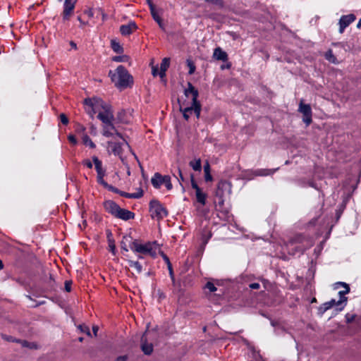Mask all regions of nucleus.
Returning <instances> with one entry per match:
<instances>
[{"label": "nucleus", "mask_w": 361, "mask_h": 361, "mask_svg": "<svg viewBox=\"0 0 361 361\" xmlns=\"http://www.w3.org/2000/svg\"><path fill=\"white\" fill-rule=\"evenodd\" d=\"M213 56L215 59L226 61L228 59V54L220 47H217L214 50Z\"/></svg>", "instance_id": "nucleus-22"}, {"label": "nucleus", "mask_w": 361, "mask_h": 361, "mask_svg": "<svg viewBox=\"0 0 361 361\" xmlns=\"http://www.w3.org/2000/svg\"><path fill=\"white\" fill-rule=\"evenodd\" d=\"M159 297L160 298H165V295L163 293H160Z\"/></svg>", "instance_id": "nucleus-63"}, {"label": "nucleus", "mask_w": 361, "mask_h": 361, "mask_svg": "<svg viewBox=\"0 0 361 361\" xmlns=\"http://www.w3.org/2000/svg\"><path fill=\"white\" fill-rule=\"evenodd\" d=\"M104 207L106 212L116 217L120 207L112 200H106L104 202Z\"/></svg>", "instance_id": "nucleus-17"}, {"label": "nucleus", "mask_w": 361, "mask_h": 361, "mask_svg": "<svg viewBox=\"0 0 361 361\" xmlns=\"http://www.w3.org/2000/svg\"><path fill=\"white\" fill-rule=\"evenodd\" d=\"M85 111L93 118L98 113L97 118L105 124L113 123L114 115L111 107L99 97L87 98L84 100Z\"/></svg>", "instance_id": "nucleus-1"}, {"label": "nucleus", "mask_w": 361, "mask_h": 361, "mask_svg": "<svg viewBox=\"0 0 361 361\" xmlns=\"http://www.w3.org/2000/svg\"><path fill=\"white\" fill-rule=\"evenodd\" d=\"M92 330H93V333H94V336H96L97 334V331L99 330V327L97 326H94L92 327Z\"/></svg>", "instance_id": "nucleus-55"}, {"label": "nucleus", "mask_w": 361, "mask_h": 361, "mask_svg": "<svg viewBox=\"0 0 361 361\" xmlns=\"http://www.w3.org/2000/svg\"><path fill=\"white\" fill-rule=\"evenodd\" d=\"M130 248L134 252L149 255L152 258H155L158 252H160L159 245L156 241L140 243L133 240L130 244Z\"/></svg>", "instance_id": "nucleus-4"}, {"label": "nucleus", "mask_w": 361, "mask_h": 361, "mask_svg": "<svg viewBox=\"0 0 361 361\" xmlns=\"http://www.w3.org/2000/svg\"><path fill=\"white\" fill-rule=\"evenodd\" d=\"M130 237H128V236H124L123 237V240L121 241V249L123 250L124 251L126 252H128V246L126 245V243L124 242V240H128V239Z\"/></svg>", "instance_id": "nucleus-40"}, {"label": "nucleus", "mask_w": 361, "mask_h": 361, "mask_svg": "<svg viewBox=\"0 0 361 361\" xmlns=\"http://www.w3.org/2000/svg\"><path fill=\"white\" fill-rule=\"evenodd\" d=\"M71 285L72 282L71 281H66L65 282V290L67 292H70L71 290Z\"/></svg>", "instance_id": "nucleus-45"}, {"label": "nucleus", "mask_w": 361, "mask_h": 361, "mask_svg": "<svg viewBox=\"0 0 361 361\" xmlns=\"http://www.w3.org/2000/svg\"><path fill=\"white\" fill-rule=\"evenodd\" d=\"M357 27L358 28L361 27V18L359 20V21L357 23Z\"/></svg>", "instance_id": "nucleus-60"}, {"label": "nucleus", "mask_w": 361, "mask_h": 361, "mask_svg": "<svg viewBox=\"0 0 361 361\" xmlns=\"http://www.w3.org/2000/svg\"><path fill=\"white\" fill-rule=\"evenodd\" d=\"M111 48L112 49L117 53L123 52V47L120 45V44L115 40H111Z\"/></svg>", "instance_id": "nucleus-34"}, {"label": "nucleus", "mask_w": 361, "mask_h": 361, "mask_svg": "<svg viewBox=\"0 0 361 361\" xmlns=\"http://www.w3.org/2000/svg\"><path fill=\"white\" fill-rule=\"evenodd\" d=\"M99 184L102 185L104 188H105L106 189H107L109 191L114 192L117 194H118V192H120V190L108 184L105 180H104L103 182H102Z\"/></svg>", "instance_id": "nucleus-32"}, {"label": "nucleus", "mask_w": 361, "mask_h": 361, "mask_svg": "<svg viewBox=\"0 0 361 361\" xmlns=\"http://www.w3.org/2000/svg\"><path fill=\"white\" fill-rule=\"evenodd\" d=\"M167 267H168V269L169 271V275H170L172 281H174V275H173V271L171 264L168 265Z\"/></svg>", "instance_id": "nucleus-48"}, {"label": "nucleus", "mask_w": 361, "mask_h": 361, "mask_svg": "<svg viewBox=\"0 0 361 361\" xmlns=\"http://www.w3.org/2000/svg\"><path fill=\"white\" fill-rule=\"evenodd\" d=\"M127 356L126 355H123V356H120L117 358L116 361H127Z\"/></svg>", "instance_id": "nucleus-52"}, {"label": "nucleus", "mask_w": 361, "mask_h": 361, "mask_svg": "<svg viewBox=\"0 0 361 361\" xmlns=\"http://www.w3.org/2000/svg\"><path fill=\"white\" fill-rule=\"evenodd\" d=\"M82 164L88 169H92L93 166L92 162L90 159H84Z\"/></svg>", "instance_id": "nucleus-41"}, {"label": "nucleus", "mask_w": 361, "mask_h": 361, "mask_svg": "<svg viewBox=\"0 0 361 361\" xmlns=\"http://www.w3.org/2000/svg\"><path fill=\"white\" fill-rule=\"evenodd\" d=\"M108 145L114 155L121 156L122 150V145L121 143L115 142H109Z\"/></svg>", "instance_id": "nucleus-23"}, {"label": "nucleus", "mask_w": 361, "mask_h": 361, "mask_svg": "<svg viewBox=\"0 0 361 361\" xmlns=\"http://www.w3.org/2000/svg\"><path fill=\"white\" fill-rule=\"evenodd\" d=\"M204 288L206 289H208L209 290V292H215L216 290V288L215 286V285L212 283V282H210V281H208Z\"/></svg>", "instance_id": "nucleus-36"}, {"label": "nucleus", "mask_w": 361, "mask_h": 361, "mask_svg": "<svg viewBox=\"0 0 361 361\" xmlns=\"http://www.w3.org/2000/svg\"><path fill=\"white\" fill-rule=\"evenodd\" d=\"M191 185L192 188L195 190V196L197 202L201 204L202 206L206 204V200L207 195L204 192L202 189L197 185L193 178V176L191 175Z\"/></svg>", "instance_id": "nucleus-13"}, {"label": "nucleus", "mask_w": 361, "mask_h": 361, "mask_svg": "<svg viewBox=\"0 0 361 361\" xmlns=\"http://www.w3.org/2000/svg\"><path fill=\"white\" fill-rule=\"evenodd\" d=\"M109 250L115 255L116 253V245L114 240H109Z\"/></svg>", "instance_id": "nucleus-39"}, {"label": "nucleus", "mask_w": 361, "mask_h": 361, "mask_svg": "<svg viewBox=\"0 0 361 361\" xmlns=\"http://www.w3.org/2000/svg\"><path fill=\"white\" fill-rule=\"evenodd\" d=\"M78 328L80 329V330L82 331V332H84L88 336H91V333H90V331L88 328V326H85V325H80L78 326Z\"/></svg>", "instance_id": "nucleus-38"}, {"label": "nucleus", "mask_w": 361, "mask_h": 361, "mask_svg": "<svg viewBox=\"0 0 361 361\" xmlns=\"http://www.w3.org/2000/svg\"><path fill=\"white\" fill-rule=\"evenodd\" d=\"M331 308V304L326 302L318 307V314L319 316H322L327 310H330Z\"/></svg>", "instance_id": "nucleus-29"}, {"label": "nucleus", "mask_w": 361, "mask_h": 361, "mask_svg": "<svg viewBox=\"0 0 361 361\" xmlns=\"http://www.w3.org/2000/svg\"><path fill=\"white\" fill-rule=\"evenodd\" d=\"M231 192V185L226 180H221L219 182L216 190V196L219 197V204H223L224 202V196Z\"/></svg>", "instance_id": "nucleus-7"}, {"label": "nucleus", "mask_w": 361, "mask_h": 361, "mask_svg": "<svg viewBox=\"0 0 361 361\" xmlns=\"http://www.w3.org/2000/svg\"><path fill=\"white\" fill-rule=\"evenodd\" d=\"M212 231L207 228H204L202 233H201V240H202V245L201 248L202 250L204 249L206 245L207 244L209 239L212 238Z\"/></svg>", "instance_id": "nucleus-20"}, {"label": "nucleus", "mask_w": 361, "mask_h": 361, "mask_svg": "<svg viewBox=\"0 0 361 361\" xmlns=\"http://www.w3.org/2000/svg\"><path fill=\"white\" fill-rule=\"evenodd\" d=\"M68 140L71 144L74 145L77 144V139L73 135H69L68 137Z\"/></svg>", "instance_id": "nucleus-44"}, {"label": "nucleus", "mask_w": 361, "mask_h": 361, "mask_svg": "<svg viewBox=\"0 0 361 361\" xmlns=\"http://www.w3.org/2000/svg\"><path fill=\"white\" fill-rule=\"evenodd\" d=\"M195 69H189V75H192L195 73Z\"/></svg>", "instance_id": "nucleus-59"}, {"label": "nucleus", "mask_w": 361, "mask_h": 361, "mask_svg": "<svg viewBox=\"0 0 361 361\" xmlns=\"http://www.w3.org/2000/svg\"><path fill=\"white\" fill-rule=\"evenodd\" d=\"M170 66V58H164L159 68H168Z\"/></svg>", "instance_id": "nucleus-37"}, {"label": "nucleus", "mask_w": 361, "mask_h": 361, "mask_svg": "<svg viewBox=\"0 0 361 361\" xmlns=\"http://www.w3.org/2000/svg\"><path fill=\"white\" fill-rule=\"evenodd\" d=\"M178 175L180 176L179 181L180 180H183V177L182 172H181L180 169H178Z\"/></svg>", "instance_id": "nucleus-57"}, {"label": "nucleus", "mask_w": 361, "mask_h": 361, "mask_svg": "<svg viewBox=\"0 0 361 361\" xmlns=\"http://www.w3.org/2000/svg\"><path fill=\"white\" fill-rule=\"evenodd\" d=\"M339 286H343L345 288V290H340L338 292L339 300L337 301V306H341L338 308V310L341 311L346 305L347 298L345 295L350 292V288L348 285L344 282H338L336 283V288H338Z\"/></svg>", "instance_id": "nucleus-9"}, {"label": "nucleus", "mask_w": 361, "mask_h": 361, "mask_svg": "<svg viewBox=\"0 0 361 361\" xmlns=\"http://www.w3.org/2000/svg\"><path fill=\"white\" fill-rule=\"evenodd\" d=\"M85 14H86L89 18H92L94 16V13L91 9L86 10L84 11Z\"/></svg>", "instance_id": "nucleus-50"}, {"label": "nucleus", "mask_w": 361, "mask_h": 361, "mask_svg": "<svg viewBox=\"0 0 361 361\" xmlns=\"http://www.w3.org/2000/svg\"><path fill=\"white\" fill-rule=\"evenodd\" d=\"M109 75L114 85L119 89L126 88L133 82L132 75L126 69H111Z\"/></svg>", "instance_id": "nucleus-3"}, {"label": "nucleus", "mask_w": 361, "mask_h": 361, "mask_svg": "<svg viewBox=\"0 0 361 361\" xmlns=\"http://www.w3.org/2000/svg\"><path fill=\"white\" fill-rule=\"evenodd\" d=\"M138 258H139V259H143V257H142V256H141V255H139V256H138Z\"/></svg>", "instance_id": "nucleus-64"}, {"label": "nucleus", "mask_w": 361, "mask_h": 361, "mask_svg": "<svg viewBox=\"0 0 361 361\" xmlns=\"http://www.w3.org/2000/svg\"><path fill=\"white\" fill-rule=\"evenodd\" d=\"M148 4L149 6L150 12H151L153 19L158 23V25L161 29L164 30L165 29L164 25L162 22L161 18L158 15L157 11L155 9L154 5L151 1H149Z\"/></svg>", "instance_id": "nucleus-19"}, {"label": "nucleus", "mask_w": 361, "mask_h": 361, "mask_svg": "<svg viewBox=\"0 0 361 361\" xmlns=\"http://www.w3.org/2000/svg\"><path fill=\"white\" fill-rule=\"evenodd\" d=\"M116 217L124 221H128L134 219L135 214L128 209L120 207Z\"/></svg>", "instance_id": "nucleus-18"}, {"label": "nucleus", "mask_w": 361, "mask_h": 361, "mask_svg": "<svg viewBox=\"0 0 361 361\" xmlns=\"http://www.w3.org/2000/svg\"><path fill=\"white\" fill-rule=\"evenodd\" d=\"M356 17L354 14H348L342 16L339 20V32L343 33L345 27H347L350 23L354 22Z\"/></svg>", "instance_id": "nucleus-15"}, {"label": "nucleus", "mask_w": 361, "mask_h": 361, "mask_svg": "<svg viewBox=\"0 0 361 361\" xmlns=\"http://www.w3.org/2000/svg\"><path fill=\"white\" fill-rule=\"evenodd\" d=\"M325 58L326 60H328L329 61H330L333 63H337L336 58L334 56L333 51L331 50H329L326 52Z\"/></svg>", "instance_id": "nucleus-33"}, {"label": "nucleus", "mask_w": 361, "mask_h": 361, "mask_svg": "<svg viewBox=\"0 0 361 361\" xmlns=\"http://www.w3.org/2000/svg\"><path fill=\"white\" fill-rule=\"evenodd\" d=\"M190 166L192 168V169L195 171H201L202 164L201 159H197L190 162Z\"/></svg>", "instance_id": "nucleus-28"}, {"label": "nucleus", "mask_w": 361, "mask_h": 361, "mask_svg": "<svg viewBox=\"0 0 361 361\" xmlns=\"http://www.w3.org/2000/svg\"><path fill=\"white\" fill-rule=\"evenodd\" d=\"M120 195L122 197H125L127 198H140L142 196V191L135 192V193H127L126 192H123L120 190V192H118Z\"/></svg>", "instance_id": "nucleus-27"}, {"label": "nucleus", "mask_w": 361, "mask_h": 361, "mask_svg": "<svg viewBox=\"0 0 361 361\" xmlns=\"http://www.w3.org/2000/svg\"><path fill=\"white\" fill-rule=\"evenodd\" d=\"M149 212L151 217L157 220L162 219L168 215L166 209L160 203L159 201L156 200L150 201Z\"/></svg>", "instance_id": "nucleus-6"}, {"label": "nucleus", "mask_w": 361, "mask_h": 361, "mask_svg": "<svg viewBox=\"0 0 361 361\" xmlns=\"http://www.w3.org/2000/svg\"><path fill=\"white\" fill-rule=\"evenodd\" d=\"M354 317H352L351 318H349L348 319V322H352L353 320Z\"/></svg>", "instance_id": "nucleus-62"}, {"label": "nucleus", "mask_w": 361, "mask_h": 361, "mask_svg": "<svg viewBox=\"0 0 361 361\" xmlns=\"http://www.w3.org/2000/svg\"><path fill=\"white\" fill-rule=\"evenodd\" d=\"M149 66H150V68H158L157 65L154 64V59H151L150 63H149Z\"/></svg>", "instance_id": "nucleus-53"}, {"label": "nucleus", "mask_w": 361, "mask_h": 361, "mask_svg": "<svg viewBox=\"0 0 361 361\" xmlns=\"http://www.w3.org/2000/svg\"><path fill=\"white\" fill-rule=\"evenodd\" d=\"M151 183L155 188H159L161 185H164L167 190L172 188L171 178L169 176H162L160 173H156L151 179Z\"/></svg>", "instance_id": "nucleus-8"}, {"label": "nucleus", "mask_w": 361, "mask_h": 361, "mask_svg": "<svg viewBox=\"0 0 361 361\" xmlns=\"http://www.w3.org/2000/svg\"><path fill=\"white\" fill-rule=\"evenodd\" d=\"M70 45L71 46V47L73 49H77V45L74 42H73V41L70 42Z\"/></svg>", "instance_id": "nucleus-56"}, {"label": "nucleus", "mask_w": 361, "mask_h": 361, "mask_svg": "<svg viewBox=\"0 0 361 361\" xmlns=\"http://www.w3.org/2000/svg\"><path fill=\"white\" fill-rule=\"evenodd\" d=\"M128 264L130 267L135 268L137 273L140 274L142 272V267L139 262L128 260Z\"/></svg>", "instance_id": "nucleus-30"}, {"label": "nucleus", "mask_w": 361, "mask_h": 361, "mask_svg": "<svg viewBox=\"0 0 361 361\" xmlns=\"http://www.w3.org/2000/svg\"><path fill=\"white\" fill-rule=\"evenodd\" d=\"M116 132V135L121 136L120 133H117L115 130L114 126L113 123L105 124L103 127V135L105 137H111L113 136Z\"/></svg>", "instance_id": "nucleus-21"}, {"label": "nucleus", "mask_w": 361, "mask_h": 361, "mask_svg": "<svg viewBox=\"0 0 361 361\" xmlns=\"http://www.w3.org/2000/svg\"><path fill=\"white\" fill-rule=\"evenodd\" d=\"M204 179L205 181L209 182L212 180V176L210 173V165L208 161L204 165Z\"/></svg>", "instance_id": "nucleus-26"}, {"label": "nucleus", "mask_w": 361, "mask_h": 361, "mask_svg": "<svg viewBox=\"0 0 361 361\" xmlns=\"http://www.w3.org/2000/svg\"><path fill=\"white\" fill-rule=\"evenodd\" d=\"M249 287L251 289H259L260 288V284L259 283H252L249 285Z\"/></svg>", "instance_id": "nucleus-47"}, {"label": "nucleus", "mask_w": 361, "mask_h": 361, "mask_svg": "<svg viewBox=\"0 0 361 361\" xmlns=\"http://www.w3.org/2000/svg\"><path fill=\"white\" fill-rule=\"evenodd\" d=\"M187 62H188V66H189V68H194V66L190 61L188 60Z\"/></svg>", "instance_id": "nucleus-58"}, {"label": "nucleus", "mask_w": 361, "mask_h": 361, "mask_svg": "<svg viewBox=\"0 0 361 361\" xmlns=\"http://www.w3.org/2000/svg\"><path fill=\"white\" fill-rule=\"evenodd\" d=\"M145 335L142 337L141 341V348L142 350L144 352L146 355H150L153 351V345L152 343H148L145 341Z\"/></svg>", "instance_id": "nucleus-24"}, {"label": "nucleus", "mask_w": 361, "mask_h": 361, "mask_svg": "<svg viewBox=\"0 0 361 361\" xmlns=\"http://www.w3.org/2000/svg\"><path fill=\"white\" fill-rule=\"evenodd\" d=\"M298 111L301 113L303 116L302 121L306 124V126H309L312 122V109L309 104H306L303 103V100H301L299 104Z\"/></svg>", "instance_id": "nucleus-10"}, {"label": "nucleus", "mask_w": 361, "mask_h": 361, "mask_svg": "<svg viewBox=\"0 0 361 361\" xmlns=\"http://www.w3.org/2000/svg\"><path fill=\"white\" fill-rule=\"evenodd\" d=\"M60 119H61V122L63 124L67 125L68 123V119L67 116L64 114H61L60 115Z\"/></svg>", "instance_id": "nucleus-42"}, {"label": "nucleus", "mask_w": 361, "mask_h": 361, "mask_svg": "<svg viewBox=\"0 0 361 361\" xmlns=\"http://www.w3.org/2000/svg\"><path fill=\"white\" fill-rule=\"evenodd\" d=\"M78 20L80 23V27H82L84 25H86L87 24V23L82 21L80 16L78 17Z\"/></svg>", "instance_id": "nucleus-54"}, {"label": "nucleus", "mask_w": 361, "mask_h": 361, "mask_svg": "<svg viewBox=\"0 0 361 361\" xmlns=\"http://www.w3.org/2000/svg\"><path fill=\"white\" fill-rule=\"evenodd\" d=\"M167 69H152V74L154 77L159 76L162 82H166V71Z\"/></svg>", "instance_id": "nucleus-25"}, {"label": "nucleus", "mask_w": 361, "mask_h": 361, "mask_svg": "<svg viewBox=\"0 0 361 361\" xmlns=\"http://www.w3.org/2000/svg\"><path fill=\"white\" fill-rule=\"evenodd\" d=\"M92 159L97 173V180L99 184L104 180V178L106 176V169L103 168L102 162L97 157L93 156Z\"/></svg>", "instance_id": "nucleus-12"}, {"label": "nucleus", "mask_w": 361, "mask_h": 361, "mask_svg": "<svg viewBox=\"0 0 361 361\" xmlns=\"http://www.w3.org/2000/svg\"><path fill=\"white\" fill-rule=\"evenodd\" d=\"M1 336H2V338L6 340V341H12V342L16 341V340H14L13 338V337H11V336H6L5 334H2Z\"/></svg>", "instance_id": "nucleus-49"}, {"label": "nucleus", "mask_w": 361, "mask_h": 361, "mask_svg": "<svg viewBox=\"0 0 361 361\" xmlns=\"http://www.w3.org/2000/svg\"><path fill=\"white\" fill-rule=\"evenodd\" d=\"M159 252L161 253V255L163 257V259L165 261V262L167 264V266L171 264V262H170V260H169V257L164 252H162L161 250H160Z\"/></svg>", "instance_id": "nucleus-46"}, {"label": "nucleus", "mask_w": 361, "mask_h": 361, "mask_svg": "<svg viewBox=\"0 0 361 361\" xmlns=\"http://www.w3.org/2000/svg\"><path fill=\"white\" fill-rule=\"evenodd\" d=\"M112 60L117 62H126L128 61V56L126 55L114 56Z\"/></svg>", "instance_id": "nucleus-35"}, {"label": "nucleus", "mask_w": 361, "mask_h": 361, "mask_svg": "<svg viewBox=\"0 0 361 361\" xmlns=\"http://www.w3.org/2000/svg\"><path fill=\"white\" fill-rule=\"evenodd\" d=\"M331 304V307L332 308L334 306H337V301L334 299H331L330 301L327 302Z\"/></svg>", "instance_id": "nucleus-51"}, {"label": "nucleus", "mask_w": 361, "mask_h": 361, "mask_svg": "<svg viewBox=\"0 0 361 361\" xmlns=\"http://www.w3.org/2000/svg\"><path fill=\"white\" fill-rule=\"evenodd\" d=\"M96 11L98 14L101 15L102 20H105L106 18V15L105 14L104 11L100 8H97Z\"/></svg>", "instance_id": "nucleus-43"}, {"label": "nucleus", "mask_w": 361, "mask_h": 361, "mask_svg": "<svg viewBox=\"0 0 361 361\" xmlns=\"http://www.w3.org/2000/svg\"><path fill=\"white\" fill-rule=\"evenodd\" d=\"M312 245V241L302 235L298 234L286 244L288 252L292 255L302 253Z\"/></svg>", "instance_id": "nucleus-5"}, {"label": "nucleus", "mask_w": 361, "mask_h": 361, "mask_svg": "<svg viewBox=\"0 0 361 361\" xmlns=\"http://www.w3.org/2000/svg\"><path fill=\"white\" fill-rule=\"evenodd\" d=\"M184 94L186 97H191L192 104L190 106L183 108L180 106V110L183 111V117L185 120H188L190 115L193 113L199 118L201 111V105L197 100L199 95L198 91L195 89L191 82H188V87L184 90Z\"/></svg>", "instance_id": "nucleus-2"}, {"label": "nucleus", "mask_w": 361, "mask_h": 361, "mask_svg": "<svg viewBox=\"0 0 361 361\" xmlns=\"http://www.w3.org/2000/svg\"><path fill=\"white\" fill-rule=\"evenodd\" d=\"M137 29V26L134 21H130L126 25H122L120 27V32L122 35H130Z\"/></svg>", "instance_id": "nucleus-16"}, {"label": "nucleus", "mask_w": 361, "mask_h": 361, "mask_svg": "<svg viewBox=\"0 0 361 361\" xmlns=\"http://www.w3.org/2000/svg\"><path fill=\"white\" fill-rule=\"evenodd\" d=\"M277 169H259L255 171H247L243 175V178L247 180H251L254 176H267L273 174Z\"/></svg>", "instance_id": "nucleus-11"}, {"label": "nucleus", "mask_w": 361, "mask_h": 361, "mask_svg": "<svg viewBox=\"0 0 361 361\" xmlns=\"http://www.w3.org/2000/svg\"><path fill=\"white\" fill-rule=\"evenodd\" d=\"M77 0H65L63 4V20H68L71 16Z\"/></svg>", "instance_id": "nucleus-14"}, {"label": "nucleus", "mask_w": 361, "mask_h": 361, "mask_svg": "<svg viewBox=\"0 0 361 361\" xmlns=\"http://www.w3.org/2000/svg\"><path fill=\"white\" fill-rule=\"evenodd\" d=\"M82 142H83L84 145L90 147V148L93 149L96 147L94 143L90 139V137L87 135H85L82 137Z\"/></svg>", "instance_id": "nucleus-31"}, {"label": "nucleus", "mask_w": 361, "mask_h": 361, "mask_svg": "<svg viewBox=\"0 0 361 361\" xmlns=\"http://www.w3.org/2000/svg\"><path fill=\"white\" fill-rule=\"evenodd\" d=\"M3 268H4L3 262L1 260H0V270L3 269Z\"/></svg>", "instance_id": "nucleus-61"}]
</instances>
